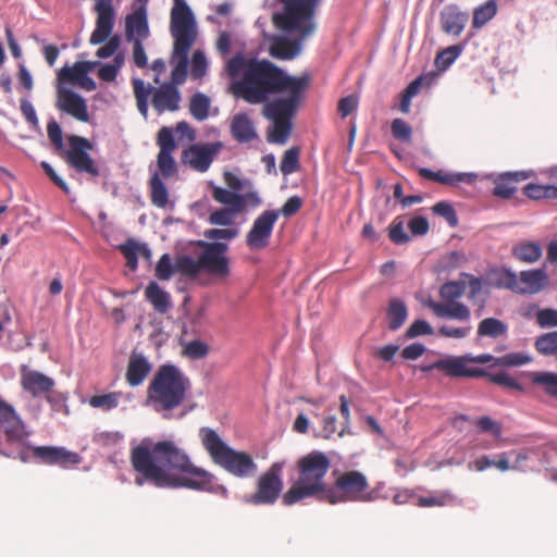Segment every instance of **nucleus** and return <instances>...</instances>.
Instances as JSON below:
<instances>
[{"label":"nucleus","instance_id":"obj_21","mask_svg":"<svg viewBox=\"0 0 557 557\" xmlns=\"http://www.w3.org/2000/svg\"><path fill=\"white\" fill-rule=\"evenodd\" d=\"M530 176L531 173L525 171L502 173L494 180L495 186L493 195L498 198L509 199L517 190L516 185L520 182L527 181Z\"/></svg>","mask_w":557,"mask_h":557},{"label":"nucleus","instance_id":"obj_28","mask_svg":"<svg viewBox=\"0 0 557 557\" xmlns=\"http://www.w3.org/2000/svg\"><path fill=\"white\" fill-rule=\"evenodd\" d=\"M231 133L233 138L239 143H249L258 136L252 121L245 113L236 114L233 117Z\"/></svg>","mask_w":557,"mask_h":557},{"label":"nucleus","instance_id":"obj_41","mask_svg":"<svg viewBox=\"0 0 557 557\" xmlns=\"http://www.w3.org/2000/svg\"><path fill=\"white\" fill-rule=\"evenodd\" d=\"M175 270L183 275L195 277L202 271L200 259L199 257L195 260L189 256H181L176 259Z\"/></svg>","mask_w":557,"mask_h":557},{"label":"nucleus","instance_id":"obj_43","mask_svg":"<svg viewBox=\"0 0 557 557\" xmlns=\"http://www.w3.org/2000/svg\"><path fill=\"white\" fill-rule=\"evenodd\" d=\"M300 168L299 149L292 147L287 149L281 160L280 170L284 175L297 172Z\"/></svg>","mask_w":557,"mask_h":557},{"label":"nucleus","instance_id":"obj_31","mask_svg":"<svg viewBox=\"0 0 557 557\" xmlns=\"http://www.w3.org/2000/svg\"><path fill=\"white\" fill-rule=\"evenodd\" d=\"M146 299L159 313H165L171 307L170 295L156 282H150L145 289Z\"/></svg>","mask_w":557,"mask_h":557},{"label":"nucleus","instance_id":"obj_7","mask_svg":"<svg viewBox=\"0 0 557 557\" xmlns=\"http://www.w3.org/2000/svg\"><path fill=\"white\" fill-rule=\"evenodd\" d=\"M283 11L273 15L274 25L284 33L307 39L315 32L314 14L319 0H280Z\"/></svg>","mask_w":557,"mask_h":557},{"label":"nucleus","instance_id":"obj_5","mask_svg":"<svg viewBox=\"0 0 557 557\" xmlns=\"http://www.w3.org/2000/svg\"><path fill=\"white\" fill-rule=\"evenodd\" d=\"M190 381L173 364H163L147 388L148 400L157 411H170L181 406Z\"/></svg>","mask_w":557,"mask_h":557},{"label":"nucleus","instance_id":"obj_10","mask_svg":"<svg viewBox=\"0 0 557 557\" xmlns=\"http://www.w3.org/2000/svg\"><path fill=\"white\" fill-rule=\"evenodd\" d=\"M111 1L112 0H97L95 4L97 20L89 42L96 46L107 41V44L100 47L96 52V55L100 59L113 55L120 46L119 36L115 35L111 37L114 27V9Z\"/></svg>","mask_w":557,"mask_h":557},{"label":"nucleus","instance_id":"obj_58","mask_svg":"<svg viewBox=\"0 0 557 557\" xmlns=\"http://www.w3.org/2000/svg\"><path fill=\"white\" fill-rule=\"evenodd\" d=\"M207 58L201 50H196L191 57V70L190 74L193 78H202L207 72Z\"/></svg>","mask_w":557,"mask_h":557},{"label":"nucleus","instance_id":"obj_26","mask_svg":"<svg viewBox=\"0 0 557 557\" xmlns=\"http://www.w3.org/2000/svg\"><path fill=\"white\" fill-rule=\"evenodd\" d=\"M419 175L424 180L444 185H455L461 182L472 184L476 180V174L474 173H448L443 170L434 172L426 168L419 169Z\"/></svg>","mask_w":557,"mask_h":557},{"label":"nucleus","instance_id":"obj_55","mask_svg":"<svg viewBox=\"0 0 557 557\" xmlns=\"http://www.w3.org/2000/svg\"><path fill=\"white\" fill-rule=\"evenodd\" d=\"M183 354L193 360L202 359L209 354V346L199 339H194L185 344Z\"/></svg>","mask_w":557,"mask_h":557},{"label":"nucleus","instance_id":"obj_52","mask_svg":"<svg viewBox=\"0 0 557 557\" xmlns=\"http://www.w3.org/2000/svg\"><path fill=\"white\" fill-rule=\"evenodd\" d=\"M462 52L460 45H454L440 51L435 58V63L440 69H447Z\"/></svg>","mask_w":557,"mask_h":557},{"label":"nucleus","instance_id":"obj_50","mask_svg":"<svg viewBox=\"0 0 557 557\" xmlns=\"http://www.w3.org/2000/svg\"><path fill=\"white\" fill-rule=\"evenodd\" d=\"M157 166L160 177L169 178L176 173V163L172 153L159 152L157 156Z\"/></svg>","mask_w":557,"mask_h":557},{"label":"nucleus","instance_id":"obj_39","mask_svg":"<svg viewBox=\"0 0 557 557\" xmlns=\"http://www.w3.org/2000/svg\"><path fill=\"white\" fill-rule=\"evenodd\" d=\"M210 98L202 94L196 92L189 100V112L197 121H205L209 116Z\"/></svg>","mask_w":557,"mask_h":557},{"label":"nucleus","instance_id":"obj_53","mask_svg":"<svg viewBox=\"0 0 557 557\" xmlns=\"http://www.w3.org/2000/svg\"><path fill=\"white\" fill-rule=\"evenodd\" d=\"M532 382L534 384L542 385L548 395H550L553 397H557V374L556 373H549V372L536 373L533 376Z\"/></svg>","mask_w":557,"mask_h":557},{"label":"nucleus","instance_id":"obj_9","mask_svg":"<svg viewBox=\"0 0 557 557\" xmlns=\"http://www.w3.org/2000/svg\"><path fill=\"white\" fill-rule=\"evenodd\" d=\"M376 498V491L370 490L367 476L358 470L341 473L336 478L334 485L330 487L329 495H326V502L330 504L345 502L369 503Z\"/></svg>","mask_w":557,"mask_h":557},{"label":"nucleus","instance_id":"obj_20","mask_svg":"<svg viewBox=\"0 0 557 557\" xmlns=\"http://www.w3.org/2000/svg\"><path fill=\"white\" fill-rule=\"evenodd\" d=\"M33 454L36 458L41 459L48 465L66 467L69 465H78L81 462L78 454L69 451L63 447L37 446L33 448Z\"/></svg>","mask_w":557,"mask_h":557},{"label":"nucleus","instance_id":"obj_35","mask_svg":"<svg viewBox=\"0 0 557 557\" xmlns=\"http://www.w3.org/2000/svg\"><path fill=\"white\" fill-rule=\"evenodd\" d=\"M150 200L158 208H165L169 203V190L159 173H153L149 181Z\"/></svg>","mask_w":557,"mask_h":557},{"label":"nucleus","instance_id":"obj_40","mask_svg":"<svg viewBox=\"0 0 557 557\" xmlns=\"http://www.w3.org/2000/svg\"><path fill=\"white\" fill-rule=\"evenodd\" d=\"M497 8L495 2L487 1L485 4L476 8L473 12L472 27L481 28L496 14Z\"/></svg>","mask_w":557,"mask_h":557},{"label":"nucleus","instance_id":"obj_57","mask_svg":"<svg viewBox=\"0 0 557 557\" xmlns=\"http://www.w3.org/2000/svg\"><path fill=\"white\" fill-rule=\"evenodd\" d=\"M432 210L435 214L443 216L450 226H457L458 216L450 203L446 201H440L433 206Z\"/></svg>","mask_w":557,"mask_h":557},{"label":"nucleus","instance_id":"obj_34","mask_svg":"<svg viewBox=\"0 0 557 557\" xmlns=\"http://www.w3.org/2000/svg\"><path fill=\"white\" fill-rule=\"evenodd\" d=\"M408 315V310L405 302L398 298H393L388 302L387 321L388 329L396 331L401 327Z\"/></svg>","mask_w":557,"mask_h":557},{"label":"nucleus","instance_id":"obj_6","mask_svg":"<svg viewBox=\"0 0 557 557\" xmlns=\"http://www.w3.org/2000/svg\"><path fill=\"white\" fill-rule=\"evenodd\" d=\"M199 435L215 465L236 478H249L256 473L258 467L250 454L233 449L210 428H201Z\"/></svg>","mask_w":557,"mask_h":557},{"label":"nucleus","instance_id":"obj_62","mask_svg":"<svg viewBox=\"0 0 557 557\" xmlns=\"http://www.w3.org/2000/svg\"><path fill=\"white\" fill-rule=\"evenodd\" d=\"M431 334H433V329L425 320H416L406 331L408 338Z\"/></svg>","mask_w":557,"mask_h":557},{"label":"nucleus","instance_id":"obj_42","mask_svg":"<svg viewBox=\"0 0 557 557\" xmlns=\"http://www.w3.org/2000/svg\"><path fill=\"white\" fill-rule=\"evenodd\" d=\"M456 502V497L448 491L440 492L433 496H421L418 498L417 505L419 507H443L453 505Z\"/></svg>","mask_w":557,"mask_h":557},{"label":"nucleus","instance_id":"obj_44","mask_svg":"<svg viewBox=\"0 0 557 557\" xmlns=\"http://www.w3.org/2000/svg\"><path fill=\"white\" fill-rule=\"evenodd\" d=\"M467 284L465 281H451L442 285L440 289L441 297L448 301H455L460 298L466 292Z\"/></svg>","mask_w":557,"mask_h":557},{"label":"nucleus","instance_id":"obj_30","mask_svg":"<svg viewBox=\"0 0 557 557\" xmlns=\"http://www.w3.org/2000/svg\"><path fill=\"white\" fill-rule=\"evenodd\" d=\"M91 69V63L85 61H77L73 66H64L58 73L59 85L63 84H76L85 78Z\"/></svg>","mask_w":557,"mask_h":557},{"label":"nucleus","instance_id":"obj_8","mask_svg":"<svg viewBox=\"0 0 557 557\" xmlns=\"http://www.w3.org/2000/svg\"><path fill=\"white\" fill-rule=\"evenodd\" d=\"M132 85L137 109L145 119L148 116L149 98L152 108L158 114L175 112L180 109L182 96L178 88L173 84L163 83L158 87H153L149 84L146 85L140 78H134Z\"/></svg>","mask_w":557,"mask_h":557},{"label":"nucleus","instance_id":"obj_33","mask_svg":"<svg viewBox=\"0 0 557 557\" xmlns=\"http://www.w3.org/2000/svg\"><path fill=\"white\" fill-rule=\"evenodd\" d=\"M491 284L498 288H507L516 292L518 288V276L507 269H492L487 272Z\"/></svg>","mask_w":557,"mask_h":557},{"label":"nucleus","instance_id":"obj_14","mask_svg":"<svg viewBox=\"0 0 557 557\" xmlns=\"http://www.w3.org/2000/svg\"><path fill=\"white\" fill-rule=\"evenodd\" d=\"M280 216L276 210L263 211L252 224L247 233L246 243L251 250L263 249L269 245L273 227Z\"/></svg>","mask_w":557,"mask_h":557},{"label":"nucleus","instance_id":"obj_36","mask_svg":"<svg viewBox=\"0 0 557 557\" xmlns=\"http://www.w3.org/2000/svg\"><path fill=\"white\" fill-rule=\"evenodd\" d=\"M0 425L4 430L8 443H20L28 436L25 424L18 414L7 422H2Z\"/></svg>","mask_w":557,"mask_h":557},{"label":"nucleus","instance_id":"obj_22","mask_svg":"<svg viewBox=\"0 0 557 557\" xmlns=\"http://www.w3.org/2000/svg\"><path fill=\"white\" fill-rule=\"evenodd\" d=\"M548 285V276L543 269L521 271L518 278L519 294H537Z\"/></svg>","mask_w":557,"mask_h":557},{"label":"nucleus","instance_id":"obj_49","mask_svg":"<svg viewBox=\"0 0 557 557\" xmlns=\"http://www.w3.org/2000/svg\"><path fill=\"white\" fill-rule=\"evenodd\" d=\"M120 393L111 392L102 395H95L89 398V405L92 408H100L109 411L119 405Z\"/></svg>","mask_w":557,"mask_h":557},{"label":"nucleus","instance_id":"obj_1","mask_svg":"<svg viewBox=\"0 0 557 557\" xmlns=\"http://www.w3.org/2000/svg\"><path fill=\"white\" fill-rule=\"evenodd\" d=\"M225 70L231 78H236L232 84L236 98L249 104H264L263 114L272 121L268 141L285 144L292 133V120L310 87V74L293 76L269 60L242 53L232 57Z\"/></svg>","mask_w":557,"mask_h":557},{"label":"nucleus","instance_id":"obj_2","mask_svg":"<svg viewBox=\"0 0 557 557\" xmlns=\"http://www.w3.org/2000/svg\"><path fill=\"white\" fill-rule=\"evenodd\" d=\"M129 460L138 486L149 483L159 488L214 491V475L193 465L184 449L172 441L150 446L143 442L132 448Z\"/></svg>","mask_w":557,"mask_h":557},{"label":"nucleus","instance_id":"obj_37","mask_svg":"<svg viewBox=\"0 0 557 557\" xmlns=\"http://www.w3.org/2000/svg\"><path fill=\"white\" fill-rule=\"evenodd\" d=\"M461 276L468 280V299L473 304H478L480 309H483L486 302L487 292L484 294V284L481 277L473 276L472 274L462 273Z\"/></svg>","mask_w":557,"mask_h":557},{"label":"nucleus","instance_id":"obj_12","mask_svg":"<svg viewBox=\"0 0 557 557\" xmlns=\"http://www.w3.org/2000/svg\"><path fill=\"white\" fill-rule=\"evenodd\" d=\"M67 143L70 148L64 150V157L69 165L78 173H86L91 177L99 176L100 171L88 152L94 148L90 140L78 135H70Z\"/></svg>","mask_w":557,"mask_h":557},{"label":"nucleus","instance_id":"obj_61","mask_svg":"<svg viewBox=\"0 0 557 557\" xmlns=\"http://www.w3.org/2000/svg\"><path fill=\"white\" fill-rule=\"evenodd\" d=\"M536 322L541 327L557 326V310L550 308L539 310L536 313Z\"/></svg>","mask_w":557,"mask_h":557},{"label":"nucleus","instance_id":"obj_38","mask_svg":"<svg viewBox=\"0 0 557 557\" xmlns=\"http://www.w3.org/2000/svg\"><path fill=\"white\" fill-rule=\"evenodd\" d=\"M507 331V325L496 318L483 319L478 326L479 336H486L492 338L504 336Z\"/></svg>","mask_w":557,"mask_h":557},{"label":"nucleus","instance_id":"obj_29","mask_svg":"<svg viewBox=\"0 0 557 557\" xmlns=\"http://www.w3.org/2000/svg\"><path fill=\"white\" fill-rule=\"evenodd\" d=\"M512 256L523 263H535L542 257L543 249L537 242H520L511 249Z\"/></svg>","mask_w":557,"mask_h":557},{"label":"nucleus","instance_id":"obj_27","mask_svg":"<svg viewBox=\"0 0 557 557\" xmlns=\"http://www.w3.org/2000/svg\"><path fill=\"white\" fill-rule=\"evenodd\" d=\"M126 36L131 40L146 39L149 36L147 14L144 8L137 9L134 13L126 16Z\"/></svg>","mask_w":557,"mask_h":557},{"label":"nucleus","instance_id":"obj_59","mask_svg":"<svg viewBox=\"0 0 557 557\" xmlns=\"http://www.w3.org/2000/svg\"><path fill=\"white\" fill-rule=\"evenodd\" d=\"M173 273L174 268L170 256L168 253L162 255L156 267V276L159 280L166 281L171 278Z\"/></svg>","mask_w":557,"mask_h":557},{"label":"nucleus","instance_id":"obj_23","mask_svg":"<svg viewBox=\"0 0 557 557\" xmlns=\"http://www.w3.org/2000/svg\"><path fill=\"white\" fill-rule=\"evenodd\" d=\"M294 39L286 37L275 38L269 48L271 57L280 60H293L298 57L302 49V39L300 35H296Z\"/></svg>","mask_w":557,"mask_h":557},{"label":"nucleus","instance_id":"obj_45","mask_svg":"<svg viewBox=\"0 0 557 557\" xmlns=\"http://www.w3.org/2000/svg\"><path fill=\"white\" fill-rule=\"evenodd\" d=\"M391 132L395 139L401 143H411L413 129L411 125L403 119H394L391 124Z\"/></svg>","mask_w":557,"mask_h":557},{"label":"nucleus","instance_id":"obj_32","mask_svg":"<svg viewBox=\"0 0 557 557\" xmlns=\"http://www.w3.org/2000/svg\"><path fill=\"white\" fill-rule=\"evenodd\" d=\"M213 199L225 205L228 208L235 210H244L246 207V196L235 193V190H228L219 186H214L212 190Z\"/></svg>","mask_w":557,"mask_h":557},{"label":"nucleus","instance_id":"obj_16","mask_svg":"<svg viewBox=\"0 0 557 557\" xmlns=\"http://www.w3.org/2000/svg\"><path fill=\"white\" fill-rule=\"evenodd\" d=\"M468 356L448 357L436 360L429 367L424 368L425 371L438 370L450 377H481L486 376V371L479 368L468 367Z\"/></svg>","mask_w":557,"mask_h":557},{"label":"nucleus","instance_id":"obj_64","mask_svg":"<svg viewBox=\"0 0 557 557\" xmlns=\"http://www.w3.org/2000/svg\"><path fill=\"white\" fill-rule=\"evenodd\" d=\"M358 107V97L356 95H349L342 98L338 101L337 111L342 119L350 115Z\"/></svg>","mask_w":557,"mask_h":557},{"label":"nucleus","instance_id":"obj_13","mask_svg":"<svg viewBox=\"0 0 557 557\" xmlns=\"http://www.w3.org/2000/svg\"><path fill=\"white\" fill-rule=\"evenodd\" d=\"M202 250L199 253L201 270L212 276L226 278L230 273L228 245L222 242H199Z\"/></svg>","mask_w":557,"mask_h":557},{"label":"nucleus","instance_id":"obj_17","mask_svg":"<svg viewBox=\"0 0 557 557\" xmlns=\"http://www.w3.org/2000/svg\"><path fill=\"white\" fill-rule=\"evenodd\" d=\"M57 108L79 122H88L89 113L86 100L77 92L59 85L57 87Z\"/></svg>","mask_w":557,"mask_h":557},{"label":"nucleus","instance_id":"obj_19","mask_svg":"<svg viewBox=\"0 0 557 557\" xmlns=\"http://www.w3.org/2000/svg\"><path fill=\"white\" fill-rule=\"evenodd\" d=\"M469 20V14L456 4H448L440 13L441 29L455 37L460 36Z\"/></svg>","mask_w":557,"mask_h":557},{"label":"nucleus","instance_id":"obj_3","mask_svg":"<svg viewBox=\"0 0 557 557\" xmlns=\"http://www.w3.org/2000/svg\"><path fill=\"white\" fill-rule=\"evenodd\" d=\"M170 15V33L173 37V50L170 63L173 65L170 82L178 88L187 79L188 54L197 39V23L193 11L184 0H173Z\"/></svg>","mask_w":557,"mask_h":557},{"label":"nucleus","instance_id":"obj_4","mask_svg":"<svg viewBox=\"0 0 557 557\" xmlns=\"http://www.w3.org/2000/svg\"><path fill=\"white\" fill-rule=\"evenodd\" d=\"M331 468L329 457L319 450H313L297 462L298 478L283 494V504L290 506L306 498L326 502L330 485L325 476Z\"/></svg>","mask_w":557,"mask_h":557},{"label":"nucleus","instance_id":"obj_47","mask_svg":"<svg viewBox=\"0 0 557 557\" xmlns=\"http://www.w3.org/2000/svg\"><path fill=\"white\" fill-rule=\"evenodd\" d=\"M243 211L244 210H235L234 208L225 207L212 212L208 221L212 225L228 226L233 224L234 216Z\"/></svg>","mask_w":557,"mask_h":557},{"label":"nucleus","instance_id":"obj_51","mask_svg":"<svg viewBox=\"0 0 557 557\" xmlns=\"http://www.w3.org/2000/svg\"><path fill=\"white\" fill-rule=\"evenodd\" d=\"M404 216L399 215L389 225V239L396 245L407 244L411 238L404 230Z\"/></svg>","mask_w":557,"mask_h":557},{"label":"nucleus","instance_id":"obj_15","mask_svg":"<svg viewBox=\"0 0 557 557\" xmlns=\"http://www.w3.org/2000/svg\"><path fill=\"white\" fill-rule=\"evenodd\" d=\"M222 148V144H194L183 151L182 161L190 169L203 173L209 170L211 163Z\"/></svg>","mask_w":557,"mask_h":557},{"label":"nucleus","instance_id":"obj_54","mask_svg":"<svg viewBox=\"0 0 557 557\" xmlns=\"http://www.w3.org/2000/svg\"><path fill=\"white\" fill-rule=\"evenodd\" d=\"M47 403L50 405L52 411L67 414L69 407L66 405L67 396L64 393L54 391L51 388V392H48L45 395Z\"/></svg>","mask_w":557,"mask_h":557},{"label":"nucleus","instance_id":"obj_56","mask_svg":"<svg viewBox=\"0 0 557 557\" xmlns=\"http://www.w3.org/2000/svg\"><path fill=\"white\" fill-rule=\"evenodd\" d=\"M157 144L160 148L159 152L172 153L176 149L172 129L163 126L158 133Z\"/></svg>","mask_w":557,"mask_h":557},{"label":"nucleus","instance_id":"obj_46","mask_svg":"<svg viewBox=\"0 0 557 557\" xmlns=\"http://www.w3.org/2000/svg\"><path fill=\"white\" fill-rule=\"evenodd\" d=\"M535 348L542 355L557 357V332L540 336L535 342Z\"/></svg>","mask_w":557,"mask_h":557},{"label":"nucleus","instance_id":"obj_11","mask_svg":"<svg viewBox=\"0 0 557 557\" xmlns=\"http://www.w3.org/2000/svg\"><path fill=\"white\" fill-rule=\"evenodd\" d=\"M284 461L273 462L257 480V488L253 494L247 495L245 502L250 505H273L283 490L282 472Z\"/></svg>","mask_w":557,"mask_h":557},{"label":"nucleus","instance_id":"obj_25","mask_svg":"<svg viewBox=\"0 0 557 557\" xmlns=\"http://www.w3.org/2000/svg\"><path fill=\"white\" fill-rule=\"evenodd\" d=\"M151 371V364L140 354L133 352L129 357L126 382L129 386L136 387L140 385Z\"/></svg>","mask_w":557,"mask_h":557},{"label":"nucleus","instance_id":"obj_60","mask_svg":"<svg viewBox=\"0 0 557 557\" xmlns=\"http://www.w3.org/2000/svg\"><path fill=\"white\" fill-rule=\"evenodd\" d=\"M238 235L236 228H210L206 230L203 236L207 239L219 242L220 239L231 240Z\"/></svg>","mask_w":557,"mask_h":557},{"label":"nucleus","instance_id":"obj_24","mask_svg":"<svg viewBox=\"0 0 557 557\" xmlns=\"http://www.w3.org/2000/svg\"><path fill=\"white\" fill-rule=\"evenodd\" d=\"M428 307L438 318L455 319L461 322H469L471 317L470 309L465 304L458 301H430Z\"/></svg>","mask_w":557,"mask_h":557},{"label":"nucleus","instance_id":"obj_18","mask_svg":"<svg viewBox=\"0 0 557 557\" xmlns=\"http://www.w3.org/2000/svg\"><path fill=\"white\" fill-rule=\"evenodd\" d=\"M21 385L22 388L29 393L33 397L37 398L45 396L55 383L53 379L35 370H28L26 366L21 368Z\"/></svg>","mask_w":557,"mask_h":557},{"label":"nucleus","instance_id":"obj_63","mask_svg":"<svg viewBox=\"0 0 557 557\" xmlns=\"http://www.w3.org/2000/svg\"><path fill=\"white\" fill-rule=\"evenodd\" d=\"M47 134L51 141V144L55 147L58 150H63L64 144H63V136H62V129L60 125L54 121L51 120L47 125Z\"/></svg>","mask_w":557,"mask_h":557},{"label":"nucleus","instance_id":"obj_48","mask_svg":"<svg viewBox=\"0 0 557 557\" xmlns=\"http://www.w3.org/2000/svg\"><path fill=\"white\" fill-rule=\"evenodd\" d=\"M119 249L126 259V265L133 271L136 270L138 265L137 256L140 251L139 243L128 238L124 244L120 245Z\"/></svg>","mask_w":557,"mask_h":557}]
</instances>
